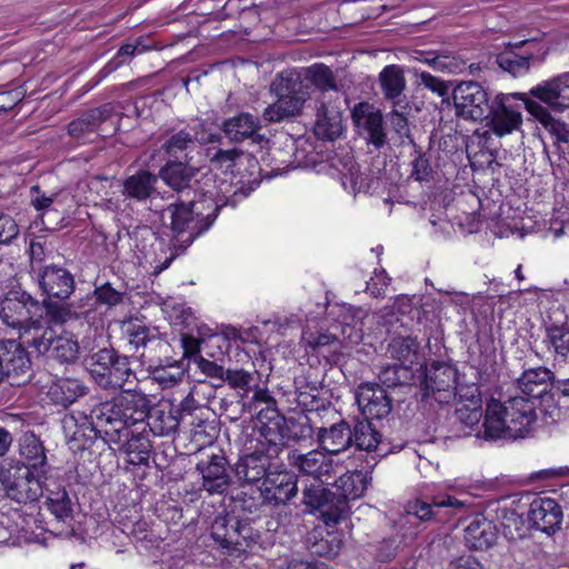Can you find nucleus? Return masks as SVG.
<instances>
[{
	"instance_id": "1",
	"label": "nucleus",
	"mask_w": 569,
	"mask_h": 569,
	"mask_svg": "<svg viewBox=\"0 0 569 569\" xmlns=\"http://www.w3.org/2000/svg\"><path fill=\"white\" fill-rule=\"evenodd\" d=\"M223 204L211 193L193 190L191 199L181 197L167 207L170 213V229L174 234L173 248L184 251L203 232L210 229Z\"/></svg>"
},
{
	"instance_id": "2",
	"label": "nucleus",
	"mask_w": 569,
	"mask_h": 569,
	"mask_svg": "<svg viewBox=\"0 0 569 569\" xmlns=\"http://www.w3.org/2000/svg\"><path fill=\"white\" fill-rule=\"evenodd\" d=\"M283 448V435L277 432L270 426H263L260 429V437L257 439L254 448L250 452L240 456L232 467L240 485L263 482Z\"/></svg>"
},
{
	"instance_id": "3",
	"label": "nucleus",
	"mask_w": 569,
	"mask_h": 569,
	"mask_svg": "<svg viewBox=\"0 0 569 569\" xmlns=\"http://www.w3.org/2000/svg\"><path fill=\"white\" fill-rule=\"evenodd\" d=\"M270 91L277 96V101L263 111L267 122H280L301 113L309 93L305 90L301 73L297 70H286L279 73L270 84Z\"/></svg>"
},
{
	"instance_id": "4",
	"label": "nucleus",
	"mask_w": 569,
	"mask_h": 569,
	"mask_svg": "<svg viewBox=\"0 0 569 569\" xmlns=\"http://www.w3.org/2000/svg\"><path fill=\"white\" fill-rule=\"evenodd\" d=\"M93 381L103 390L121 389L133 375L129 358L113 348H101L86 358Z\"/></svg>"
},
{
	"instance_id": "5",
	"label": "nucleus",
	"mask_w": 569,
	"mask_h": 569,
	"mask_svg": "<svg viewBox=\"0 0 569 569\" xmlns=\"http://www.w3.org/2000/svg\"><path fill=\"white\" fill-rule=\"evenodd\" d=\"M44 475L26 467L20 461L3 460L1 462L4 495L18 503H30L42 496Z\"/></svg>"
},
{
	"instance_id": "6",
	"label": "nucleus",
	"mask_w": 569,
	"mask_h": 569,
	"mask_svg": "<svg viewBox=\"0 0 569 569\" xmlns=\"http://www.w3.org/2000/svg\"><path fill=\"white\" fill-rule=\"evenodd\" d=\"M526 101H532L526 93H498L486 119L490 130L498 137L519 130L522 126L521 107H526Z\"/></svg>"
},
{
	"instance_id": "7",
	"label": "nucleus",
	"mask_w": 569,
	"mask_h": 569,
	"mask_svg": "<svg viewBox=\"0 0 569 569\" xmlns=\"http://www.w3.org/2000/svg\"><path fill=\"white\" fill-rule=\"evenodd\" d=\"M302 503L309 512L319 511L326 526H335L348 518L350 506L345 499H336L335 492L323 487V481L312 482L302 490Z\"/></svg>"
},
{
	"instance_id": "8",
	"label": "nucleus",
	"mask_w": 569,
	"mask_h": 569,
	"mask_svg": "<svg viewBox=\"0 0 569 569\" xmlns=\"http://www.w3.org/2000/svg\"><path fill=\"white\" fill-rule=\"evenodd\" d=\"M406 512L421 522H447L460 512H465L467 503L450 495H435L430 499H415L407 502Z\"/></svg>"
},
{
	"instance_id": "9",
	"label": "nucleus",
	"mask_w": 569,
	"mask_h": 569,
	"mask_svg": "<svg viewBox=\"0 0 569 569\" xmlns=\"http://www.w3.org/2000/svg\"><path fill=\"white\" fill-rule=\"evenodd\" d=\"M456 114L465 120L487 119L491 102L488 91L477 81H460L451 91Z\"/></svg>"
},
{
	"instance_id": "10",
	"label": "nucleus",
	"mask_w": 569,
	"mask_h": 569,
	"mask_svg": "<svg viewBox=\"0 0 569 569\" xmlns=\"http://www.w3.org/2000/svg\"><path fill=\"white\" fill-rule=\"evenodd\" d=\"M29 347L38 355L47 356L60 365H74L80 358V345L77 338L70 332L56 336L51 328L33 337L29 341Z\"/></svg>"
},
{
	"instance_id": "11",
	"label": "nucleus",
	"mask_w": 569,
	"mask_h": 569,
	"mask_svg": "<svg viewBox=\"0 0 569 569\" xmlns=\"http://www.w3.org/2000/svg\"><path fill=\"white\" fill-rule=\"evenodd\" d=\"M421 377L422 399L432 397L439 403H448L455 398L458 370L452 365L432 362L425 368L419 378Z\"/></svg>"
},
{
	"instance_id": "12",
	"label": "nucleus",
	"mask_w": 569,
	"mask_h": 569,
	"mask_svg": "<svg viewBox=\"0 0 569 569\" xmlns=\"http://www.w3.org/2000/svg\"><path fill=\"white\" fill-rule=\"evenodd\" d=\"M32 279L42 299L67 301L76 290L73 273L61 264L49 263L46 267L34 268Z\"/></svg>"
},
{
	"instance_id": "13",
	"label": "nucleus",
	"mask_w": 569,
	"mask_h": 569,
	"mask_svg": "<svg viewBox=\"0 0 569 569\" xmlns=\"http://www.w3.org/2000/svg\"><path fill=\"white\" fill-rule=\"evenodd\" d=\"M230 465L221 450L207 451L196 465L201 475V489L209 495H223L231 485Z\"/></svg>"
},
{
	"instance_id": "14",
	"label": "nucleus",
	"mask_w": 569,
	"mask_h": 569,
	"mask_svg": "<svg viewBox=\"0 0 569 569\" xmlns=\"http://www.w3.org/2000/svg\"><path fill=\"white\" fill-rule=\"evenodd\" d=\"M41 310L40 301L24 290H10L1 302L0 319L8 327L20 329L31 321L39 325V320H32Z\"/></svg>"
},
{
	"instance_id": "15",
	"label": "nucleus",
	"mask_w": 569,
	"mask_h": 569,
	"mask_svg": "<svg viewBox=\"0 0 569 569\" xmlns=\"http://www.w3.org/2000/svg\"><path fill=\"white\" fill-rule=\"evenodd\" d=\"M90 418L99 426L103 440L108 443H120L128 427L122 415L118 395L112 399L96 405L90 411Z\"/></svg>"
},
{
	"instance_id": "16",
	"label": "nucleus",
	"mask_w": 569,
	"mask_h": 569,
	"mask_svg": "<svg viewBox=\"0 0 569 569\" xmlns=\"http://www.w3.org/2000/svg\"><path fill=\"white\" fill-rule=\"evenodd\" d=\"M351 118L367 143L372 144L376 149H381L387 144L383 116L373 104L369 102L355 104Z\"/></svg>"
},
{
	"instance_id": "17",
	"label": "nucleus",
	"mask_w": 569,
	"mask_h": 569,
	"mask_svg": "<svg viewBox=\"0 0 569 569\" xmlns=\"http://www.w3.org/2000/svg\"><path fill=\"white\" fill-rule=\"evenodd\" d=\"M536 39L507 43L505 50L493 56V64L513 77L523 76L530 70L536 51Z\"/></svg>"
},
{
	"instance_id": "18",
	"label": "nucleus",
	"mask_w": 569,
	"mask_h": 569,
	"mask_svg": "<svg viewBox=\"0 0 569 569\" xmlns=\"http://www.w3.org/2000/svg\"><path fill=\"white\" fill-rule=\"evenodd\" d=\"M64 439L73 452L90 449L98 438L103 439L99 426L89 416L77 418L74 415L64 416L62 419Z\"/></svg>"
},
{
	"instance_id": "19",
	"label": "nucleus",
	"mask_w": 569,
	"mask_h": 569,
	"mask_svg": "<svg viewBox=\"0 0 569 569\" xmlns=\"http://www.w3.org/2000/svg\"><path fill=\"white\" fill-rule=\"evenodd\" d=\"M502 410L512 439L525 438L537 420L536 403L522 396L502 402Z\"/></svg>"
},
{
	"instance_id": "20",
	"label": "nucleus",
	"mask_w": 569,
	"mask_h": 569,
	"mask_svg": "<svg viewBox=\"0 0 569 569\" xmlns=\"http://www.w3.org/2000/svg\"><path fill=\"white\" fill-rule=\"evenodd\" d=\"M356 401L368 420H381L392 411V400L379 383H361L356 391Z\"/></svg>"
},
{
	"instance_id": "21",
	"label": "nucleus",
	"mask_w": 569,
	"mask_h": 569,
	"mask_svg": "<svg viewBox=\"0 0 569 569\" xmlns=\"http://www.w3.org/2000/svg\"><path fill=\"white\" fill-rule=\"evenodd\" d=\"M529 93L551 110L563 112L569 109V72L540 82L531 88Z\"/></svg>"
},
{
	"instance_id": "22",
	"label": "nucleus",
	"mask_w": 569,
	"mask_h": 569,
	"mask_svg": "<svg viewBox=\"0 0 569 569\" xmlns=\"http://www.w3.org/2000/svg\"><path fill=\"white\" fill-rule=\"evenodd\" d=\"M298 477L287 468L279 469L273 466L262 482L263 492L271 499L272 506L284 505L298 492Z\"/></svg>"
},
{
	"instance_id": "23",
	"label": "nucleus",
	"mask_w": 569,
	"mask_h": 569,
	"mask_svg": "<svg viewBox=\"0 0 569 569\" xmlns=\"http://www.w3.org/2000/svg\"><path fill=\"white\" fill-rule=\"evenodd\" d=\"M0 362L4 377L12 378V383H20L18 378L30 376L31 360L26 348L17 340L0 341Z\"/></svg>"
},
{
	"instance_id": "24",
	"label": "nucleus",
	"mask_w": 569,
	"mask_h": 569,
	"mask_svg": "<svg viewBox=\"0 0 569 569\" xmlns=\"http://www.w3.org/2000/svg\"><path fill=\"white\" fill-rule=\"evenodd\" d=\"M562 517L561 506L552 498L538 497L529 506V522L533 528L548 535L560 528Z\"/></svg>"
},
{
	"instance_id": "25",
	"label": "nucleus",
	"mask_w": 569,
	"mask_h": 569,
	"mask_svg": "<svg viewBox=\"0 0 569 569\" xmlns=\"http://www.w3.org/2000/svg\"><path fill=\"white\" fill-rule=\"evenodd\" d=\"M555 373L546 367H538L525 370L517 379L518 388L523 393L522 397L530 399L536 403L540 400L542 403L550 398L552 392Z\"/></svg>"
},
{
	"instance_id": "26",
	"label": "nucleus",
	"mask_w": 569,
	"mask_h": 569,
	"mask_svg": "<svg viewBox=\"0 0 569 569\" xmlns=\"http://www.w3.org/2000/svg\"><path fill=\"white\" fill-rule=\"evenodd\" d=\"M150 432L146 426L132 428L128 430V435H123V439L119 445V450L122 451L127 461L134 466H148L153 446L150 440Z\"/></svg>"
},
{
	"instance_id": "27",
	"label": "nucleus",
	"mask_w": 569,
	"mask_h": 569,
	"mask_svg": "<svg viewBox=\"0 0 569 569\" xmlns=\"http://www.w3.org/2000/svg\"><path fill=\"white\" fill-rule=\"evenodd\" d=\"M289 465L299 472L321 480L322 477L336 473L333 460L323 451L311 450L307 453H300L297 450L289 452Z\"/></svg>"
},
{
	"instance_id": "28",
	"label": "nucleus",
	"mask_w": 569,
	"mask_h": 569,
	"mask_svg": "<svg viewBox=\"0 0 569 569\" xmlns=\"http://www.w3.org/2000/svg\"><path fill=\"white\" fill-rule=\"evenodd\" d=\"M260 129V119L249 112H240L226 119L222 123V131L232 142H242L246 139H251L252 142L260 144L266 141L264 136L259 133Z\"/></svg>"
},
{
	"instance_id": "29",
	"label": "nucleus",
	"mask_w": 569,
	"mask_h": 569,
	"mask_svg": "<svg viewBox=\"0 0 569 569\" xmlns=\"http://www.w3.org/2000/svg\"><path fill=\"white\" fill-rule=\"evenodd\" d=\"M118 398L128 429L144 426L151 405L149 397L141 391L124 390Z\"/></svg>"
},
{
	"instance_id": "30",
	"label": "nucleus",
	"mask_w": 569,
	"mask_h": 569,
	"mask_svg": "<svg viewBox=\"0 0 569 569\" xmlns=\"http://www.w3.org/2000/svg\"><path fill=\"white\" fill-rule=\"evenodd\" d=\"M378 81L383 98L393 107L405 108L407 98L405 94L406 78L403 69L398 64L386 66L379 73Z\"/></svg>"
},
{
	"instance_id": "31",
	"label": "nucleus",
	"mask_w": 569,
	"mask_h": 569,
	"mask_svg": "<svg viewBox=\"0 0 569 569\" xmlns=\"http://www.w3.org/2000/svg\"><path fill=\"white\" fill-rule=\"evenodd\" d=\"M178 411L170 403L151 406L144 426L148 431L157 437L173 435L180 425Z\"/></svg>"
},
{
	"instance_id": "32",
	"label": "nucleus",
	"mask_w": 569,
	"mask_h": 569,
	"mask_svg": "<svg viewBox=\"0 0 569 569\" xmlns=\"http://www.w3.org/2000/svg\"><path fill=\"white\" fill-rule=\"evenodd\" d=\"M526 110L549 132L555 139V144L560 149L569 148V124L555 118L548 108L537 101H526Z\"/></svg>"
},
{
	"instance_id": "33",
	"label": "nucleus",
	"mask_w": 569,
	"mask_h": 569,
	"mask_svg": "<svg viewBox=\"0 0 569 569\" xmlns=\"http://www.w3.org/2000/svg\"><path fill=\"white\" fill-rule=\"evenodd\" d=\"M372 476L368 470L347 471L336 481V499H345L347 506L349 500H356L363 496L368 487L371 485Z\"/></svg>"
},
{
	"instance_id": "34",
	"label": "nucleus",
	"mask_w": 569,
	"mask_h": 569,
	"mask_svg": "<svg viewBox=\"0 0 569 569\" xmlns=\"http://www.w3.org/2000/svg\"><path fill=\"white\" fill-rule=\"evenodd\" d=\"M317 437L320 447L327 453L337 455L352 446L351 427L345 420L329 428H320Z\"/></svg>"
},
{
	"instance_id": "35",
	"label": "nucleus",
	"mask_w": 569,
	"mask_h": 569,
	"mask_svg": "<svg viewBox=\"0 0 569 569\" xmlns=\"http://www.w3.org/2000/svg\"><path fill=\"white\" fill-rule=\"evenodd\" d=\"M315 133L322 140H335L342 133V118L338 110L329 108L323 100L317 101Z\"/></svg>"
},
{
	"instance_id": "36",
	"label": "nucleus",
	"mask_w": 569,
	"mask_h": 569,
	"mask_svg": "<svg viewBox=\"0 0 569 569\" xmlns=\"http://www.w3.org/2000/svg\"><path fill=\"white\" fill-rule=\"evenodd\" d=\"M88 393V387L76 378H59L49 388L48 397L57 406L68 408Z\"/></svg>"
},
{
	"instance_id": "37",
	"label": "nucleus",
	"mask_w": 569,
	"mask_h": 569,
	"mask_svg": "<svg viewBox=\"0 0 569 569\" xmlns=\"http://www.w3.org/2000/svg\"><path fill=\"white\" fill-rule=\"evenodd\" d=\"M157 182L158 177L156 174L140 170L123 181L122 194L130 200L146 201L157 192Z\"/></svg>"
},
{
	"instance_id": "38",
	"label": "nucleus",
	"mask_w": 569,
	"mask_h": 569,
	"mask_svg": "<svg viewBox=\"0 0 569 569\" xmlns=\"http://www.w3.org/2000/svg\"><path fill=\"white\" fill-rule=\"evenodd\" d=\"M198 169L182 161H169L161 168L159 176L172 190L183 192L191 190V182Z\"/></svg>"
},
{
	"instance_id": "39",
	"label": "nucleus",
	"mask_w": 569,
	"mask_h": 569,
	"mask_svg": "<svg viewBox=\"0 0 569 569\" xmlns=\"http://www.w3.org/2000/svg\"><path fill=\"white\" fill-rule=\"evenodd\" d=\"M41 309H44L46 320L49 325L62 326L67 322L87 317L90 310H79L81 307L66 301L42 299Z\"/></svg>"
},
{
	"instance_id": "40",
	"label": "nucleus",
	"mask_w": 569,
	"mask_h": 569,
	"mask_svg": "<svg viewBox=\"0 0 569 569\" xmlns=\"http://www.w3.org/2000/svg\"><path fill=\"white\" fill-rule=\"evenodd\" d=\"M352 445L359 450L377 451L380 456L387 453L382 448L381 433L368 419L357 420L351 428Z\"/></svg>"
},
{
	"instance_id": "41",
	"label": "nucleus",
	"mask_w": 569,
	"mask_h": 569,
	"mask_svg": "<svg viewBox=\"0 0 569 569\" xmlns=\"http://www.w3.org/2000/svg\"><path fill=\"white\" fill-rule=\"evenodd\" d=\"M238 517L229 513L218 515L211 523V537L222 548L234 551L239 545L237 532Z\"/></svg>"
},
{
	"instance_id": "42",
	"label": "nucleus",
	"mask_w": 569,
	"mask_h": 569,
	"mask_svg": "<svg viewBox=\"0 0 569 569\" xmlns=\"http://www.w3.org/2000/svg\"><path fill=\"white\" fill-rule=\"evenodd\" d=\"M548 351L552 352L556 365L569 362V325H550L546 327Z\"/></svg>"
},
{
	"instance_id": "43",
	"label": "nucleus",
	"mask_w": 569,
	"mask_h": 569,
	"mask_svg": "<svg viewBox=\"0 0 569 569\" xmlns=\"http://www.w3.org/2000/svg\"><path fill=\"white\" fill-rule=\"evenodd\" d=\"M485 438L486 439H506L511 437L509 432L507 420L502 410V402L491 399L487 403V410L483 421Z\"/></svg>"
},
{
	"instance_id": "44",
	"label": "nucleus",
	"mask_w": 569,
	"mask_h": 569,
	"mask_svg": "<svg viewBox=\"0 0 569 569\" xmlns=\"http://www.w3.org/2000/svg\"><path fill=\"white\" fill-rule=\"evenodd\" d=\"M496 539V528L486 519L473 520L465 529L466 546L473 550H486L493 546Z\"/></svg>"
},
{
	"instance_id": "45",
	"label": "nucleus",
	"mask_w": 569,
	"mask_h": 569,
	"mask_svg": "<svg viewBox=\"0 0 569 569\" xmlns=\"http://www.w3.org/2000/svg\"><path fill=\"white\" fill-rule=\"evenodd\" d=\"M20 456L26 460L24 466L34 471L46 473L47 456L40 439L32 432L24 433L20 442Z\"/></svg>"
},
{
	"instance_id": "46",
	"label": "nucleus",
	"mask_w": 569,
	"mask_h": 569,
	"mask_svg": "<svg viewBox=\"0 0 569 569\" xmlns=\"http://www.w3.org/2000/svg\"><path fill=\"white\" fill-rule=\"evenodd\" d=\"M109 114L110 111L107 107L90 109L68 124V133L79 139L87 133L94 132L108 119Z\"/></svg>"
},
{
	"instance_id": "47",
	"label": "nucleus",
	"mask_w": 569,
	"mask_h": 569,
	"mask_svg": "<svg viewBox=\"0 0 569 569\" xmlns=\"http://www.w3.org/2000/svg\"><path fill=\"white\" fill-rule=\"evenodd\" d=\"M420 350V342L417 338L396 337L388 345L389 357L400 365L412 367L417 362Z\"/></svg>"
},
{
	"instance_id": "48",
	"label": "nucleus",
	"mask_w": 569,
	"mask_h": 569,
	"mask_svg": "<svg viewBox=\"0 0 569 569\" xmlns=\"http://www.w3.org/2000/svg\"><path fill=\"white\" fill-rule=\"evenodd\" d=\"M149 367L151 368L153 380L162 388L176 386L182 380L186 372L183 360H170L169 358L160 360L159 363L154 366L150 363Z\"/></svg>"
},
{
	"instance_id": "49",
	"label": "nucleus",
	"mask_w": 569,
	"mask_h": 569,
	"mask_svg": "<svg viewBox=\"0 0 569 569\" xmlns=\"http://www.w3.org/2000/svg\"><path fill=\"white\" fill-rule=\"evenodd\" d=\"M213 392L211 386L200 382L190 390L187 397L180 402L179 408H174L178 411V416L181 422H186L188 418H192L197 412L203 413L207 406L200 400L201 396H211Z\"/></svg>"
},
{
	"instance_id": "50",
	"label": "nucleus",
	"mask_w": 569,
	"mask_h": 569,
	"mask_svg": "<svg viewBox=\"0 0 569 569\" xmlns=\"http://www.w3.org/2000/svg\"><path fill=\"white\" fill-rule=\"evenodd\" d=\"M379 380L387 388L411 387L416 383L417 377L412 367L395 363L380 370Z\"/></svg>"
},
{
	"instance_id": "51",
	"label": "nucleus",
	"mask_w": 569,
	"mask_h": 569,
	"mask_svg": "<svg viewBox=\"0 0 569 569\" xmlns=\"http://www.w3.org/2000/svg\"><path fill=\"white\" fill-rule=\"evenodd\" d=\"M224 382H227L230 388L234 389L241 399H244L258 387L260 377L257 371L228 369Z\"/></svg>"
},
{
	"instance_id": "52",
	"label": "nucleus",
	"mask_w": 569,
	"mask_h": 569,
	"mask_svg": "<svg viewBox=\"0 0 569 569\" xmlns=\"http://www.w3.org/2000/svg\"><path fill=\"white\" fill-rule=\"evenodd\" d=\"M303 79L319 89L322 93L329 90H338L336 77L332 70L325 63H313L303 69Z\"/></svg>"
},
{
	"instance_id": "53",
	"label": "nucleus",
	"mask_w": 569,
	"mask_h": 569,
	"mask_svg": "<svg viewBox=\"0 0 569 569\" xmlns=\"http://www.w3.org/2000/svg\"><path fill=\"white\" fill-rule=\"evenodd\" d=\"M323 373L319 368L308 367L302 369L300 375L293 379L296 393L299 398L310 396L316 398L315 392H318L323 386Z\"/></svg>"
},
{
	"instance_id": "54",
	"label": "nucleus",
	"mask_w": 569,
	"mask_h": 569,
	"mask_svg": "<svg viewBox=\"0 0 569 569\" xmlns=\"http://www.w3.org/2000/svg\"><path fill=\"white\" fill-rule=\"evenodd\" d=\"M196 134L182 129L171 134L162 144V149L176 159L187 158L188 151L196 147Z\"/></svg>"
},
{
	"instance_id": "55",
	"label": "nucleus",
	"mask_w": 569,
	"mask_h": 569,
	"mask_svg": "<svg viewBox=\"0 0 569 569\" xmlns=\"http://www.w3.org/2000/svg\"><path fill=\"white\" fill-rule=\"evenodd\" d=\"M482 416V406L457 405L453 413V423H458L459 430L467 436L470 435L475 427H478Z\"/></svg>"
},
{
	"instance_id": "56",
	"label": "nucleus",
	"mask_w": 569,
	"mask_h": 569,
	"mask_svg": "<svg viewBox=\"0 0 569 569\" xmlns=\"http://www.w3.org/2000/svg\"><path fill=\"white\" fill-rule=\"evenodd\" d=\"M48 508L60 522L70 523L73 518L72 502L66 489L50 493L48 497Z\"/></svg>"
},
{
	"instance_id": "57",
	"label": "nucleus",
	"mask_w": 569,
	"mask_h": 569,
	"mask_svg": "<svg viewBox=\"0 0 569 569\" xmlns=\"http://www.w3.org/2000/svg\"><path fill=\"white\" fill-rule=\"evenodd\" d=\"M127 333L129 343L134 347L136 351L140 348L146 349L148 345H164L149 327L141 323H131L127 329Z\"/></svg>"
},
{
	"instance_id": "58",
	"label": "nucleus",
	"mask_w": 569,
	"mask_h": 569,
	"mask_svg": "<svg viewBox=\"0 0 569 569\" xmlns=\"http://www.w3.org/2000/svg\"><path fill=\"white\" fill-rule=\"evenodd\" d=\"M422 60L431 66L435 70L441 72L456 73L463 69L465 62L459 61L450 54L421 53Z\"/></svg>"
},
{
	"instance_id": "59",
	"label": "nucleus",
	"mask_w": 569,
	"mask_h": 569,
	"mask_svg": "<svg viewBox=\"0 0 569 569\" xmlns=\"http://www.w3.org/2000/svg\"><path fill=\"white\" fill-rule=\"evenodd\" d=\"M240 508L249 513L260 512L263 507L272 506L271 499L266 492H263L262 486L250 492H242V497L239 499Z\"/></svg>"
},
{
	"instance_id": "60",
	"label": "nucleus",
	"mask_w": 569,
	"mask_h": 569,
	"mask_svg": "<svg viewBox=\"0 0 569 569\" xmlns=\"http://www.w3.org/2000/svg\"><path fill=\"white\" fill-rule=\"evenodd\" d=\"M124 296V291L114 289L110 282L98 286L93 290L96 302L107 306L108 308H113L121 305L123 302Z\"/></svg>"
},
{
	"instance_id": "61",
	"label": "nucleus",
	"mask_w": 569,
	"mask_h": 569,
	"mask_svg": "<svg viewBox=\"0 0 569 569\" xmlns=\"http://www.w3.org/2000/svg\"><path fill=\"white\" fill-rule=\"evenodd\" d=\"M150 48L151 47L139 48L137 46H131V43H126L119 48L117 54L106 64L103 70L108 73L112 72L127 63L136 54L147 52Z\"/></svg>"
},
{
	"instance_id": "62",
	"label": "nucleus",
	"mask_w": 569,
	"mask_h": 569,
	"mask_svg": "<svg viewBox=\"0 0 569 569\" xmlns=\"http://www.w3.org/2000/svg\"><path fill=\"white\" fill-rule=\"evenodd\" d=\"M419 80L420 84L441 97L443 102L449 103L450 86L448 82L426 71L419 73Z\"/></svg>"
},
{
	"instance_id": "63",
	"label": "nucleus",
	"mask_w": 569,
	"mask_h": 569,
	"mask_svg": "<svg viewBox=\"0 0 569 569\" xmlns=\"http://www.w3.org/2000/svg\"><path fill=\"white\" fill-rule=\"evenodd\" d=\"M455 391L453 399L459 398L457 405L467 403L469 406H482L480 390L477 385L472 383L467 386L457 382V389Z\"/></svg>"
},
{
	"instance_id": "64",
	"label": "nucleus",
	"mask_w": 569,
	"mask_h": 569,
	"mask_svg": "<svg viewBox=\"0 0 569 569\" xmlns=\"http://www.w3.org/2000/svg\"><path fill=\"white\" fill-rule=\"evenodd\" d=\"M242 154V151L232 148V149H217L214 153L211 156V163L218 169H230L234 166L237 159Z\"/></svg>"
}]
</instances>
